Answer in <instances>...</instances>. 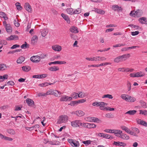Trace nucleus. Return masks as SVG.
Wrapping results in <instances>:
<instances>
[{"mask_svg":"<svg viewBox=\"0 0 147 147\" xmlns=\"http://www.w3.org/2000/svg\"><path fill=\"white\" fill-rule=\"evenodd\" d=\"M130 56L129 54H125L119 56L114 59V61L118 63L126 60Z\"/></svg>","mask_w":147,"mask_h":147,"instance_id":"nucleus-1","label":"nucleus"},{"mask_svg":"<svg viewBox=\"0 0 147 147\" xmlns=\"http://www.w3.org/2000/svg\"><path fill=\"white\" fill-rule=\"evenodd\" d=\"M68 120V117L65 115H62L60 116L58 119L57 123L61 124L63 123H66Z\"/></svg>","mask_w":147,"mask_h":147,"instance_id":"nucleus-2","label":"nucleus"},{"mask_svg":"<svg viewBox=\"0 0 147 147\" xmlns=\"http://www.w3.org/2000/svg\"><path fill=\"white\" fill-rule=\"evenodd\" d=\"M131 129V130H130L129 134L132 136L138 137V134L140 132L139 129L136 127H132Z\"/></svg>","mask_w":147,"mask_h":147,"instance_id":"nucleus-3","label":"nucleus"},{"mask_svg":"<svg viewBox=\"0 0 147 147\" xmlns=\"http://www.w3.org/2000/svg\"><path fill=\"white\" fill-rule=\"evenodd\" d=\"M98 136L100 137H103L105 138L112 139L113 138V136L110 135L105 134L101 133H98L97 134Z\"/></svg>","mask_w":147,"mask_h":147,"instance_id":"nucleus-4","label":"nucleus"},{"mask_svg":"<svg viewBox=\"0 0 147 147\" xmlns=\"http://www.w3.org/2000/svg\"><path fill=\"white\" fill-rule=\"evenodd\" d=\"M142 14V10L138 9L135 11H131L130 13V15L131 16H133V15H135L138 17L141 16Z\"/></svg>","mask_w":147,"mask_h":147,"instance_id":"nucleus-5","label":"nucleus"},{"mask_svg":"<svg viewBox=\"0 0 147 147\" xmlns=\"http://www.w3.org/2000/svg\"><path fill=\"white\" fill-rule=\"evenodd\" d=\"M72 100V98L71 97L64 95L61 97L60 100L61 101H69Z\"/></svg>","mask_w":147,"mask_h":147,"instance_id":"nucleus-6","label":"nucleus"},{"mask_svg":"<svg viewBox=\"0 0 147 147\" xmlns=\"http://www.w3.org/2000/svg\"><path fill=\"white\" fill-rule=\"evenodd\" d=\"M30 59L33 62L37 63L40 61L41 58L38 56H33L31 57Z\"/></svg>","mask_w":147,"mask_h":147,"instance_id":"nucleus-7","label":"nucleus"},{"mask_svg":"<svg viewBox=\"0 0 147 147\" xmlns=\"http://www.w3.org/2000/svg\"><path fill=\"white\" fill-rule=\"evenodd\" d=\"M80 120H76L73 121L71 122V126L74 127H79L80 126Z\"/></svg>","mask_w":147,"mask_h":147,"instance_id":"nucleus-8","label":"nucleus"},{"mask_svg":"<svg viewBox=\"0 0 147 147\" xmlns=\"http://www.w3.org/2000/svg\"><path fill=\"white\" fill-rule=\"evenodd\" d=\"M108 104L105 103L103 102H99V107H100V109L102 110H105V108H106V106Z\"/></svg>","mask_w":147,"mask_h":147,"instance_id":"nucleus-9","label":"nucleus"},{"mask_svg":"<svg viewBox=\"0 0 147 147\" xmlns=\"http://www.w3.org/2000/svg\"><path fill=\"white\" fill-rule=\"evenodd\" d=\"M19 39L18 37V36L15 35H12L6 38V40H17Z\"/></svg>","mask_w":147,"mask_h":147,"instance_id":"nucleus-10","label":"nucleus"},{"mask_svg":"<svg viewBox=\"0 0 147 147\" xmlns=\"http://www.w3.org/2000/svg\"><path fill=\"white\" fill-rule=\"evenodd\" d=\"M112 9L115 11L119 12L122 10V8L121 7H119L118 5H113L112 6Z\"/></svg>","mask_w":147,"mask_h":147,"instance_id":"nucleus-11","label":"nucleus"},{"mask_svg":"<svg viewBox=\"0 0 147 147\" xmlns=\"http://www.w3.org/2000/svg\"><path fill=\"white\" fill-rule=\"evenodd\" d=\"M52 49L55 51H60L61 50V47L58 45H53L52 46Z\"/></svg>","mask_w":147,"mask_h":147,"instance_id":"nucleus-12","label":"nucleus"},{"mask_svg":"<svg viewBox=\"0 0 147 147\" xmlns=\"http://www.w3.org/2000/svg\"><path fill=\"white\" fill-rule=\"evenodd\" d=\"M40 31L42 36L43 37H45L47 34L48 30L46 28H44L40 30Z\"/></svg>","mask_w":147,"mask_h":147,"instance_id":"nucleus-13","label":"nucleus"},{"mask_svg":"<svg viewBox=\"0 0 147 147\" xmlns=\"http://www.w3.org/2000/svg\"><path fill=\"white\" fill-rule=\"evenodd\" d=\"M24 7L26 11L31 12L32 11L31 6L28 3H26L24 5Z\"/></svg>","mask_w":147,"mask_h":147,"instance_id":"nucleus-14","label":"nucleus"},{"mask_svg":"<svg viewBox=\"0 0 147 147\" xmlns=\"http://www.w3.org/2000/svg\"><path fill=\"white\" fill-rule=\"evenodd\" d=\"M66 63V62L65 61H54V62H51L49 63V65H51L52 64H65Z\"/></svg>","mask_w":147,"mask_h":147,"instance_id":"nucleus-15","label":"nucleus"},{"mask_svg":"<svg viewBox=\"0 0 147 147\" xmlns=\"http://www.w3.org/2000/svg\"><path fill=\"white\" fill-rule=\"evenodd\" d=\"M114 144L116 146H122L123 147L125 146H126V144L123 142H114Z\"/></svg>","mask_w":147,"mask_h":147,"instance_id":"nucleus-16","label":"nucleus"},{"mask_svg":"<svg viewBox=\"0 0 147 147\" xmlns=\"http://www.w3.org/2000/svg\"><path fill=\"white\" fill-rule=\"evenodd\" d=\"M38 40V37L36 35L33 36L32 38L31 43L32 44L34 45L36 43Z\"/></svg>","mask_w":147,"mask_h":147,"instance_id":"nucleus-17","label":"nucleus"},{"mask_svg":"<svg viewBox=\"0 0 147 147\" xmlns=\"http://www.w3.org/2000/svg\"><path fill=\"white\" fill-rule=\"evenodd\" d=\"M70 31L72 33H77L79 32L77 27L73 26L69 29Z\"/></svg>","mask_w":147,"mask_h":147,"instance_id":"nucleus-18","label":"nucleus"},{"mask_svg":"<svg viewBox=\"0 0 147 147\" xmlns=\"http://www.w3.org/2000/svg\"><path fill=\"white\" fill-rule=\"evenodd\" d=\"M139 21L141 24H147V20L145 17H142L139 19Z\"/></svg>","mask_w":147,"mask_h":147,"instance_id":"nucleus-19","label":"nucleus"},{"mask_svg":"<svg viewBox=\"0 0 147 147\" xmlns=\"http://www.w3.org/2000/svg\"><path fill=\"white\" fill-rule=\"evenodd\" d=\"M26 101L29 106H33L34 105V102L30 99L27 98L26 100Z\"/></svg>","mask_w":147,"mask_h":147,"instance_id":"nucleus-20","label":"nucleus"},{"mask_svg":"<svg viewBox=\"0 0 147 147\" xmlns=\"http://www.w3.org/2000/svg\"><path fill=\"white\" fill-rule=\"evenodd\" d=\"M119 137L125 140H128L129 139V136H127L126 134H124L121 133Z\"/></svg>","mask_w":147,"mask_h":147,"instance_id":"nucleus-21","label":"nucleus"},{"mask_svg":"<svg viewBox=\"0 0 147 147\" xmlns=\"http://www.w3.org/2000/svg\"><path fill=\"white\" fill-rule=\"evenodd\" d=\"M7 32L8 33H11L12 32V28L9 24H7V26L5 27Z\"/></svg>","mask_w":147,"mask_h":147,"instance_id":"nucleus-22","label":"nucleus"},{"mask_svg":"<svg viewBox=\"0 0 147 147\" xmlns=\"http://www.w3.org/2000/svg\"><path fill=\"white\" fill-rule=\"evenodd\" d=\"M61 16L65 20L67 21V23H70V21L68 17V16L67 15L64 13H62L61 14Z\"/></svg>","mask_w":147,"mask_h":147,"instance_id":"nucleus-23","label":"nucleus"},{"mask_svg":"<svg viewBox=\"0 0 147 147\" xmlns=\"http://www.w3.org/2000/svg\"><path fill=\"white\" fill-rule=\"evenodd\" d=\"M93 11H94L97 13L102 14H104L105 13V11H104L98 8H94Z\"/></svg>","mask_w":147,"mask_h":147,"instance_id":"nucleus-24","label":"nucleus"},{"mask_svg":"<svg viewBox=\"0 0 147 147\" xmlns=\"http://www.w3.org/2000/svg\"><path fill=\"white\" fill-rule=\"evenodd\" d=\"M136 77H139L143 76L145 75V74L142 71H140L137 73H135Z\"/></svg>","mask_w":147,"mask_h":147,"instance_id":"nucleus-25","label":"nucleus"},{"mask_svg":"<svg viewBox=\"0 0 147 147\" xmlns=\"http://www.w3.org/2000/svg\"><path fill=\"white\" fill-rule=\"evenodd\" d=\"M59 68L56 66H52L49 68V70L51 71H56L59 70Z\"/></svg>","mask_w":147,"mask_h":147,"instance_id":"nucleus-26","label":"nucleus"},{"mask_svg":"<svg viewBox=\"0 0 147 147\" xmlns=\"http://www.w3.org/2000/svg\"><path fill=\"white\" fill-rule=\"evenodd\" d=\"M85 115V113L83 111L80 110L77 111L76 115L79 117H82L83 116Z\"/></svg>","mask_w":147,"mask_h":147,"instance_id":"nucleus-27","label":"nucleus"},{"mask_svg":"<svg viewBox=\"0 0 147 147\" xmlns=\"http://www.w3.org/2000/svg\"><path fill=\"white\" fill-rule=\"evenodd\" d=\"M136 112L137 111L135 110H129L125 113V114H128L131 115H134L136 113Z\"/></svg>","mask_w":147,"mask_h":147,"instance_id":"nucleus-28","label":"nucleus"},{"mask_svg":"<svg viewBox=\"0 0 147 147\" xmlns=\"http://www.w3.org/2000/svg\"><path fill=\"white\" fill-rule=\"evenodd\" d=\"M128 100L127 101L130 102H133L136 100V99L135 98L132 97L128 95Z\"/></svg>","mask_w":147,"mask_h":147,"instance_id":"nucleus-29","label":"nucleus"},{"mask_svg":"<svg viewBox=\"0 0 147 147\" xmlns=\"http://www.w3.org/2000/svg\"><path fill=\"white\" fill-rule=\"evenodd\" d=\"M79 97L80 98H84L87 96V94L86 93H85L84 92H78Z\"/></svg>","mask_w":147,"mask_h":147,"instance_id":"nucleus-30","label":"nucleus"},{"mask_svg":"<svg viewBox=\"0 0 147 147\" xmlns=\"http://www.w3.org/2000/svg\"><path fill=\"white\" fill-rule=\"evenodd\" d=\"M53 95L57 97L59 96L61 94V92L57 90L53 91Z\"/></svg>","mask_w":147,"mask_h":147,"instance_id":"nucleus-31","label":"nucleus"},{"mask_svg":"<svg viewBox=\"0 0 147 147\" xmlns=\"http://www.w3.org/2000/svg\"><path fill=\"white\" fill-rule=\"evenodd\" d=\"M0 17L3 18L5 20H7L8 19L6 15L3 12H0Z\"/></svg>","mask_w":147,"mask_h":147,"instance_id":"nucleus-32","label":"nucleus"},{"mask_svg":"<svg viewBox=\"0 0 147 147\" xmlns=\"http://www.w3.org/2000/svg\"><path fill=\"white\" fill-rule=\"evenodd\" d=\"M96 127V125L93 123H88L86 126V127L88 128H94Z\"/></svg>","mask_w":147,"mask_h":147,"instance_id":"nucleus-33","label":"nucleus"},{"mask_svg":"<svg viewBox=\"0 0 147 147\" xmlns=\"http://www.w3.org/2000/svg\"><path fill=\"white\" fill-rule=\"evenodd\" d=\"M25 58L22 56L20 57L17 60V62L18 63H21L25 60Z\"/></svg>","mask_w":147,"mask_h":147,"instance_id":"nucleus-34","label":"nucleus"},{"mask_svg":"<svg viewBox=\"0 0 147 147\" xmlns=\"http://www.w3.org/2000/svg\"><path fill=\"white\" fill-rule=\"evenodd\" d=\"M22 70L25 72L29 71L30 69L31 68L29 66H23L22 67Z\"/></svg>","mask_w":147,"mask_h":147,"instance_id":"nucleus-35","label":"nucleus"},{"mask_svg":"<svg viewBox=\"0 0 147 147\" xmlns=\"http://www.w3.org/2000/svg\"><path fill=\"white\" fill-rule=\"evenodd\" d=\"M66 11L67 13L70 15L74 14V10L72 8H68L66 9Z\"/></svg>","mask_w":147,"mask_h":147,"instance_id":"nucleus-36","label":"nucleus"},{"mask_svg":"<svg viewBox=\"0 0 147 147\" xmlns=\"http://www.w3.org/2000/svg\"><path fill=\"white\" fill-rule=\"evenodd\" d=\"M128 95L123 94L121 95V97L123 100H125V101H127L128 100Z\"/></svg>","mask_w":147,"mask_h":147,"instance_id":"nucleus-37","label":"nucleus"},{"mask_svg":"<svg viewBox=\"0 0 147 147\" xmlns=\"http://www.w3.org/2000/svg\"><path fill=\"white\" fill-rule=\"evenodd\" d=\"M121 129L125 131L128 134H129L130 130L127 127L125 126H121Z\"/></svg>","mask_w":147,"mask_h":147,"instance_id":"nucleus-38","label":"nucleus"},{"mask_svg":"<svg viewBox=\"0 0 147 147\" xmlns=\"http://www.w3.org/2000/svg\"><path fill=\"white\" fill-rule=\"evenodd\" d=\"M7 67L6 65L3 64H0V71H3L6 69Z\"/></svg>","mask_w":147,"mask_h":147,"instance_id":"nucleus-39","label":"nucleus"},{"mask_svg":"<svg viewBox=\"0 0 147 147\" xmlns=\"http://www.w3.org/2000/svg\"><path fill=\"white\" fill-rule=\"evenodd\" d=\"M140 103L142 107L144 108H147V104L143 101L140 100Z\"/></svg>","mask_w":147,"mask_h":147,"instance_id":"nucleus-40","label":"nucleus"},{"mask_svg":"<svg viewBox=\"0 0 147 147\" xmlns=\"http://www.w3.org/2000/svg\"><path fill=\"white\" fill-rule=\"evenodd\" d=\"M78 96V93H77L75 92L73 93L71 95V97L72 98H73L75 99L77 98L78 97H79Z\"/></svg>","mask_w":147,"mask_h":147,"instance_id":"nucleus-41","label":"nucleus"},{"mask_svg":"<svg viewBox=\"0 0 147 147\" xmlns=\"http://www.w3.org/2000/svg\"><path fill=\"white\" fill-rule=\"evenodd\" d=\"M7 132L11 135H13L15 134V131L12 129H9L7 130Z\"/></svg>","mask_w":147,"mask_h":147,"instance_id":"nucleus-42","label":"nucleus"},{"mask_svg":"<svg viewBox=\"0 0 147 147\" xmlns=\"http://www.w3.org/2000/svg\"><path fill=\"white\" fill-rule=\"evenodd\" d=\"M102 98H107L109 99H112L113 97L111 95L109 94H107L104 95L102 97Z\"/></svg>","mask_w":147,"mask_h":147,"instance_id":"nucleus-43","label":"nucleus"},{"mask_svg":"<svg viewBox=\"0 0 147 147\" xmlns=\"http://www.w3.org/2000/svg\"><path fill=\"white\" fill-rule=\"evenodd\" d=\"M113 133H114L115 134H119L120 135L122 133V131L120 130L113 129Z\"/></svg>","mask_w":147,"mask_h":147,"instance_id":"nucleus-44","label":"nucleus"},{"mask_svg":"<svg viewBox=\"0 0 147 147\" xmlns=\"http://www.w3.org/2000/svg\"><path fill=\"white\" fill-rule=\"evenodd\" d=\"M129 26L131 27L132 28L134 29V30H137L139 28L138 26L133 24L129 25Z\"/></svg>","mask_w":147,"mask_h":147,"instance_id":"nucleus-45","label":"nucleus"},{"mask_svg":"<svg viewBox=\"0 0 147 147\" xmlns=\"http://www.w3.org/2000/svg\"><path fill=\"white\" fill-rule=\"evenodd\" d=\"M81 12V10L80 9L78 8L74 11V14H78L80 13Z\"/></svg>","mask_w":147,"mask_h":147,"instance_id":"nucleus-46","label":"nucleus"},{"mask_svg":"<svg viewBox=\"0 0 147 147\" xmlns=\"http://www.w3.org/2000/svg\"><path fill=\"white\" fill-rule=\"evenodd\" d=\"M85 120L88 121L92 122V121L93 117H87L85 118Z\"/></svg>","mask_w":147,"mask_h":147,"instance_id":"nucleus-47","label":"nucleus"},{"mask_svg":"<svg viewBox=\"0 0 147 147\" xmlns=\"http://www.w3.org/2000/svg\"><path fill=\"white\" fill-rule=\"evenodd\" d=\"M140 114L144 115H147V111L146 110L143 111L142 110H140Z\"/></svg>","mask_w":147,"mask_h":147,"instance_id":"nucleus-48","label":"nucleus"},{"mask_svg":"<svg viewBox=\"0 0 147 147\" xmlns=\"http://www.w3.org/2000/svg\"><path fill=\"white\" fill-rule=\"evenodd\" d=\"M127 86L128 87V91H129L131 89V84L130 82L127 81Z\"/></svg>","mask_w":147,"mask_h":147,"instance_id":"nucleus-49","label":"nucleus"},{"mask_svg":"<svg viewBox=\"0 0 147 147\" xmlns=\"http://www.w3.org/2000/svg\"><path fill=\"white\" fill-rule=\"evenodd\" d=\"M19 4V3H16V5L18 9L19 10H21L22 9V7Z\"/></svg>","mask_w":147,"mask_h":147,"instance_id":"nucleus-50","label":"nucleus"},{"mask_svg":"<svg viewBox=\"0 0 147 147\" xmlns=\"http://www.w3.org/2000/svg\"><path fill=\"white\" fill-rule=\"evenodd\" d=\"M91 141L90 140H88L86 141H83L82 143L86 145H88L91 144Z\"/></svg>","mask_w":147,"mask_h":147,"instance_id":"nucleus-51","label":"nucleus"},{"mask_svg":"<svg viewBox=\"0 0 147 147\" xmlns=\"http://www.w3.org/2000/svg\"><path fill=\"white\" fill-rule=\"evenodd\" d=\"M14 23L15 26L16 27H18L20 26V24L18 23V20H14Z\"/></svg>","mask_w":147,"mask_h":147,"instance_id":"nucleus-52","label":"nucleus"},{"mask_svg":"<svg viewBox=\"0 0 147 147\" xmlns=\"http://www.w3.org/2000/svg\"><path fill=\"white\" fill-rule=\"evenodd\" d=\"M28 45L27 43L26 42H25V44H23L21 46V48L22 49H25L27 48V46H28Z\"/></svg>","mask_w":147,"mask_h":147,"instance_id":"nucleus-53","label":"nucleus"},{"mask_svg":"<svg viewBox=\"0 0 147 147\" xmlns=\"http://www.w3.org/2000/svg\"><path fill=\"white\" fill-rule=\"evenodd\" d=\"M9 107L8 105H4L0 107L1 109L2 110H5L8 109Z\"/></svg>","mask_w":147,"mask_h":147,"instance_id":"nucleus-54","label":"nucleus"},{"mask_svg":"<svg viewBox=\"0 0 147 147\" xmlns=\"http://www.w3.org/2000/svg\"><path fill=\"white\" fill-rule=\"evenodd\" d=\"M49 85V83L45 82L42 84H39V86L40 87H43Z\"/></svg>","mask_w":147,"mask_h":147,"instance_id":"nucleus-55","label":"nucleus"},{"mask_svg":"<svg viewBox=\"0 0 147 147\" xmlns=\"http://www.w3.org/2000/svg\"><path fill=\"white\" fill-rule=\"evenodd\" d=\"M53 91L52 90H50L47 91L46 93L47 95L50 94L53 95Z\"/></svg>","mask_w":147,"mask_h":147,"instance_id":"nucleus-56","label":"nucleus"},{"mask_svg":"<svg viewBox=\"0 0 147 147\" xmlns=\"http://www.w3.org/2000/svg\"><path fill=\"white\" fill-rule=\"evenodd\" d=\"M113 115L111 113H107L105 115V117L108 118H112L113 117Z\"/></svg>","mask_w":147,"mask_h":147,"instance_id":"nucleus-57","label":"nucleus"},{"mask_svg":"<svg viewBox=\"0 0 147 147\" xmlns=\"http://www.w3.org/2000/svg\"><path fill=\"white\" fill-rule=\"evenodd\" d=\"M139 33V32L138 31H136L135 32H131V34L133 36L137 35Z\"/></svg>","mask_w":147,"mask_h":147,"instance_id":"nucleus-58","label":"nucleus"},{"mask_svg":"<svg viewBox=\"0 0 147 147\" xmlns=\"http://www.w3.org/2000/svg\"><path fill=\"white\" fill-rule=\"evenodd\" d=\"M80 123L81 124H80V126H82V127H86V126L87 125V124L88 123H82L81 122V121H80Z\"/></svg>","mask_w":147,"mask_h":147,"instance_id":"nucleus-59","label":"nucleus"},{"mask_svg":"<svg viewBox=\"0 0 147 147\" xmlns=\"http://www.w3.org/2000/svg\"><path fill=\"white\" fill-rule=\"evenodd\" d=\"M78 104L77 101H73L71 102L69 105L71 106H74L75 105H77Z\"/></svg>","mask_w":147,"mask_h":147,"instance_id":"nucleus-60","label":"nucleus"},{"mask_svg":"<svg viewBox=\"0 0 147 147\" xmlns=\"http://www.w3.org/2000/svg\"><path fill=\"white\" fill-rule=\"evenodd\" d=\"M86 101V100L84 99H82L80 100H79L78 101H77V102H78V104L80 103H83Z\"/></svg>","mask_w":147,"mask_h":147,"instance_id":"nucleus-61","label":"nucleus"},{"mask_svg":"<svg viewBox=\"0 0 147 147\" xmlns=\"http://www.w3.org/2000/svg\"><path fill=\"white\" fill-rule=\"evenodd\" d=\"M113 129H106L105 130V131L107 133H113Z\"/></svg>","mask_w":147,"mask_h":147,"instance_id":"nucleus-62","label":"nucleus"},{"mask_svg":"<svg viewBox=\"0 0 147 147\" xmlns=\"http://www.w3.org/2000/svg\"><path fill=\"white\" fill-rule=\"evenodd\" d=\"M99 56H97V57H93V61H99Z\"/></svg>","mask_w":147,"mask_h":147,"instance_id":"nucleus-63","label":"nucleus"},{"mask_svg":"<svg viewBox=\"0 0 147 147\" xmlns=\"http://www.w3.org/2000/svg\"><path fill=\"white\" fill-rule=\"evenodd\" d=\"M105 110H109V111H113L115 110V109L114 108H110L109 107H107L105 108Z\"/></svg>","mask_w":147,"mask_h":147,"instance_id":"nucleus-64","label":"nucleus"}]
</instances>
